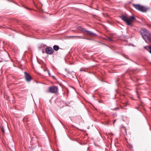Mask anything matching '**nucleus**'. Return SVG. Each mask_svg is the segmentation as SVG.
<instances>
[{"mask_svg": "<svg viewBox=\"0 0 151 151\" xmlns=\"http://www.w3.org/2000/svg\"><path fill=\"white\" fill-rule=\"evenodd\" d=\"M140 32L145 42L147 43H151V33L144 28L141 29Z\"/></svg>", "mask_w": 151, "mask_h": 151, "instance_id": "1", "label": "nucleus"}, {"mask_svg": "<svg viewBox=\"0 0 151 151\" xmlns=\"http://www.w3.org/2000/svg\"><path fill=\"white\" fill-rule=\"evenodd\" d=\"M121 18L128 25H131L133 20L135 19V18L133 16L128 18L126 16L122 15L121 16Z\"/></svg>", "mask_w": 151, "mask_h": 151, "instance_id": "2", "label": "nucleus"}, {"mask_svg": "<svg viewBox=\"0 0 151 151\" xmlns=\"http://www.w3.org/2000/svg\"><path fill=\"white\" fill-rule=\"evenodd\" d=\"M133 6L137 9L142 12H146L149 9L148 8L141 6L139 4H133Z\"/></svg>", "mask_w": 151, "mask_h": 151, "instance_id": "3", "label": "nucleus"}, {"mask_svg": "<svg viewBox=\"0 0 151 151\" xmlns=\"http://www.w3.org/2000/svg\"><path fill=\"white\" fill-rule=\"evenodd\" d=\"M78 30L81 31L83 33H85L86 32V35H89L91 36H95L96 35V34L94 33L91 32V31L86 30L85 29L80 27H78Z\"/></svg>", "mask_w": 151, "mask_h": 151, "instance_id": "4", "label": "nucleus"}, {"mask_svg": "<svg viewBox=\"0 0 151 151\" xmlns=\"http://www.w3.org/2000/svg\"><path fill=\"white\" fill-rule=\"evenodd\" d=\"M58 88L55 86L50 87L49 88V92L52 93H56L58 91Z\"/></svg>", "mask_w": 151, "mask_h": 151, "instance_id": "5", "label": "nucleus"}, {"mask_svg": "<svg viewBox=\"0 0 151 151\" xmlns=\"http://www.w3.org/2000/svg\"><path fill=\"white\" fill-rule=\"evenodd\" d=\"M45 52L48 54L52 55L54 53V51L52 47H48L46 48Z\"/></svg>", "mask_w": 151, "mask_h": 151, "instance_id": "6", "label": "nucleus"}, {"mask_svg": "<svg viewBox=\"0 0 151 151\" xmlns=\"http://www.w3.org/2000/svg\"><path fill=\"white\" fill-rule=\"evenodd\" d=\"M25 78L26 81H29L32 80V78L26 72L24 73Z\"/></svg>", "mask_w": 151, "mask_h": 151, "instance_id": "7", "label": "nucleus"}, {"mask_svg": "<svg viewBox=\"0 0 151 151\" xmlns=\"http://www.w3.org/2000/svg\"><path fill=\"white\" fill-rule=\"evenodd\" d=\"M60 48L57 45H54L53 46V50H55V51H57Z\"/></svg>", "mask_w": 151, "mask_h": 151, "instance_id": "8", "label": "nucleus"}, {"mask_svg": "<svg viewBox=\"0 0 151 151\" xmlns=\"http://www.w3.org/2000/svg\"><path fill=\"white\" fill-rule=\"evenodd\" d=\"M105 39L108 41H111V42L113 41L112 37L109 38L108 37H107Z\"/></svg>", "mask_w": 151, "mask_h": 151, "instance_id": "9", "label": "nucleus"}, {"mask_svg": "<svg viewBox=\"0 0 151 151\" xmlns=\"http://www.w3.org/2000/svg\"><path fill=\"white\" fill-rule=\"evenodd\" d=\"M148 51L151 54V46H149L147 49Z\"/></svg>", "mask_w": 151, "mask_h": 151, "instance_id": "10", "label": "nucleus"}, {"mask_svg": "<svg viewBox=\"0 0 151 151\" xmlns=\"http://www.w3.org/2000/svg\"><path fill=\"white\" fill-rule=\"evenodd\" d=\"M1 131H2V132L4 133L5 131H4V127H1Z\"/></svg>", "mask_w": 151, "mask_h": 151, "instance_id": "11", "label": "nucleus"}, {"mask_svg": "<svg viewBox=\"0 0 151 151\" xmlns=\"http://www.w3.org/2000/svg\"><path fill=\"white\" fill-rule=\"evenodd\" d=\"M73 37H76V38H81L80 36H73Z\"/></svg>", "mask_w": 151, "mask_h": 151, "instance_id": "12", "label": "nucleus"}, {"mask_svg": "<svg viewBox=\"0 0 151 151\" xmlns=\"http://www.w3.org/2000/svg\"><path fill=\"white\" fill-rule=\"evenodd\" d=\"M116 120H115L114 121L113 123V124L114 125V123H115V122H116Z\"/></svg>", "mask_w": 151, "mask_h": 151, "instance_id": "13", "label": "nucleus"}, {"mask_svg": "<svg viewBox=\"0 0 151 151\" xmlns=\"http://www.w3.org/2000/svg\"><path fill=\"white\" fill-rule=\"evenodd\" d=\"M127 105V104H125V105H124V106H126Z\"/></svg>", "mask_w": 151, "mask_h": 151, "instance_id": "14", "label": "nucleus"}]
</instances>
